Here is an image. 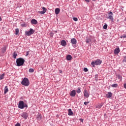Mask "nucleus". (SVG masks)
I'll return each instance as SVG.
<instances>
[{
	"mask_svg": "<svg viewBox=\"0 0 126 126\" xmlns=\"http://www.w3.org/2000/svg\"><path fill=\"white\" fill-rule=\"evenodd\" d=\"M16 63L17 64V66H21L24 64V63H25V60L22 58H20L17 59Z\"/></svg>",
	"mask_w": 126,
	"mask_h": 126,
	"instance_id": "f257e3e1",
	"label": "nucleus"
},
{
	"mask_svg": "<svg viewBox=\"0 0 126 126\" xmlns=\"http://www.w3.org/2000/svg\"><path fill=\"white\" fill-rule=\"evenodd\" d=\"M18 107L19 109H24V108H28V106L26 103H24V101L21 100L19 101Z\"/></svg>",
	"mask_w": 126,
	"mask_h": 126,
	"instance_id": "f03ea898",
	"label": "nucleus"
},
{
	"mask_svg": "<svg viewBox=\"0 0 126 126\" xmlns=\"http://www.w3.org/2000/svg\"><path fill=\"white\" fill-rule=\"evenodd\" d=\"M21 84L24 86H29L30 82L27 78H24L21 82Z\"/></svg>",
	"mask_w": 126,
	"mask_h": 126,
	"instance_id": "7ed1b4c3",
	"label": "nucleus"
},
{
	"mask_svg": "<svg viewBox=\"0 0 126 126\" xmlns=\"http://www.w3.org/2000/svg\"><path fill=\"white\" fill-rule=\"evenodd\" d=\"M101 63L102 61L100 60L99 59H97L94 62H92L91 64L94 67H95V65H100V64H101Z\"/></svg>",
	"mask_w": 126,
	"mask_h": 126,
	"instance_id": "20e7f679",
	"label": "nucleus"
},
{
	"mask_svg": "<svg viewBox=\"0 0 126 126\" xmlns=\"http://www.w3.org/2000/svg\"><path fill=\"white\" fill-rule=\"evenodd\" d=\"M34 32L35 31L34 30H33L32 29H30L29 31H26L25 32V35L26 36H30L31 35H32V34H34Z\"/></svg>",
	"mask_w": 126,
	"mask_h": 126,
	"instance_id": "39448f33",
	"label": "nucleus"
},
{
	"mask_svg": "<svg viewBox=\"0 0 126 126\" xmlns=\"http://www.w3.org/2000/svg\"><path fill=\"white\" fill-rule=\"evenodd\" d=\"M92 39V38L91 37V36L87 37L86 39V43H87V44H89V45H91L92 43V41L91 40Z\"/></svg>",
	"mask_w": 126,
	"mask_h": 126,
	"instance_id": "423d86ee",
	"label": "nucleus"
},
{
	"mask_svg": "<svg viewBox=\"0 0 126 126\" xmlns=\"http://www.w3.org/2000/svg\"><path fill=\"white\" fill-rule=\"evenodd\" d=\"M113 12L110 11L109 13H108V19H110L111 21H113L114 20V17H113Z\"/></svg>",
	"mask_w": 126,
	"mask_h": 126,
	"instance_id": "0eeeda50",
	"label": "nucleus"
},
{
	"mask_svg": "<svg viewBox=\"0 0 126 126\" xmlns=\"http://www.w3.org/2000/svg\"><path fill=\"white\" fill-rule=\"evenodd\" d=\"M21 117L22 118H23L24 120H27V118H28V113L26 112H23L21 115Z\"/></svg>",
	"mask_w": 126,
	"mask_h": 126,
	"instance_id": "6e6552de",
	"label": "nucleus"
},
{
	"mask_svg": "<svg viewBox=\"0 0 126 126\" xmlns=\"http://www.w3.org/2000/svg\"><path fill=\"white\" fill-rule=\"evenodd\" d=\"M43 11H39L38 12V13H40V14H45L47 12V8L45 7H42Z\"/></svg>",
	"mask_w": 126,
	"mask_h": 126,
	"instance_id": "1a4fd4ad",
	"label": "nucleus"
},
{
	"mask_svg": "<svg viewBox=\"0 0 126 126\" xmlns=\"http://www.w3.org/2000/svg\"><path fill=\"white\" fill-rule=\"evenodd\" d=\"M71 43L73 46L74 45H76V43H77V40H76V39H75V38H73L71 39Z\"/></svg>",
	"mask_w": 126,
	"mask_h": 126,
	"instance_id": "9d476101",
	"label": "nucleus"
},
{
	"mask_svg": "<svg viewBox=\"0 0 126 126\" xmlns=\"http://www.w3.org/2000/svg\"><path fill=\"white\" fill-rule=\"evenodd\" d=\"M75 95H76V91L75 90H74L71 91L70 93V96H71V97H75Z\"/></svg>",
	"mask_w": 126,
	"mask_h": 126,
	"instance_id": "9b49d317",
	"label": "nucleus"
},
{
	"mask_svg": "<svg viewBox=\"0 0 126 126\" xmlns=\"http://www.w3.org/2000/svg\"><path fill=\"white\" fill-rule=\"evenodd\" d=\"M84 93V97H86V98H88V97H89V94L88 93V91H87V90H85Z\"/></svg>",
	"mask_w": 126,
	"mask_h": 126,
	"instance_id": "f8f14e48",
	"label": "nucleus"
},
{
	"mask_svg": "<svg viewBox=\"0 0 126 126\" xmlns=\"http://www.w3.org/2000/svg\"><path fill=\"white\" fill-rule=\"evenodd\" d=\"M114 53L115 55H118V54L120 53V48L117 47L115 48Z\"/></svg>",
	"mask_w": 126,
	"mask_h": 126,
	"instance_id": "ddd939ff",
	"label": "nucleus"
},
{
	"mask_svg": "<svg viewBox=\"0 0 126 126\" xmlns=\"http://www.w3.org/2000/svg\"><path fill=\"white\" fill-rule=\"evenodd\" d=\"M112 95L113 94H112V93L108 92V93L106 94V97H107V98L109 99L110 98H111V97H112Z\"/></svg>",
	"mask_w": 126,
	"mask_h": 126,
	"instance_id": "4468645a",
	"label": "nucleus"
},
{
	"mask_svg": "<svg viewBox=\"0 0 126 126\" xmlns=\"http://www.w3.org/2000/svg\"><path fill=\"white\" fill-rule=\"evenodd\" d=\"M31 23L32 24H34V25H36V24L38 23V22H37V20H36L35 19H32L31 21Z\"/></svg>",
	"mask_w": 126,
	"mask_h": 126,
	"instance_id": "2eb2a0df",
	"label": "nucleus"
},
{
	"mask_svg": "<svg viewBox=\"0 0 126 126\" xmlns=\"http://www.w3.org/2000/svg\"><path fill=\"white\" fill-rule=\"evenodd\" d=\"M61 44L62 46H63V47H64L66 46V41H65V40H62L61 42Z\"/></svg>",
	"mask_w": 126,
	"mask_h": 126,
	"instance_id": "dca6fc26",
	"label": "nucleus"
},
{
	"mask_svg": "<svg viewBox=\"0 0 126 126\" xmlns=\"http://www.w3.org/2000/svg\"><path fill=\"white\" fill-rule=\"evenodd\" d=\"M1 52L2 54H4L5 52H6V46H4L3 48L1 49Z\"/></svg>",
	"mask_w": 126,
	"mask_h": 126,
	"instance_id": "f3484780",
	"label": "nucleus"
},
{
	"mask_svg": "<svg viewBox=\"0 0 126 126\" xmlns=\"http://www.w3.org/2000/svg\"><path fill=\"white\" fill-rule=\"evenodd\" d=\"M68 116H72V115H73V112H72V110H71V109H68Z\"/></svg>",
	"mask_w": 126,
	"mask_h": 126,
	"instance_id": "a211bd4d",
	"label": "nucleus"
},
{
	"mask_svg": "<svg viewBox=\"0 0 126 126\" xmlns=\"http://www.w3.org/2000/svg\"><path fill=\"white\" fill-rule=\"evenodd\" d=\"M60 11H61V10L59 8H57L55 10V12L56 14H59V13H60Z\"/></svg>",
	"mask_w": 126,
	"mask_h": 126,
	"instance_id": "6ab92c4d",
	"label": "nucleus"
},
{
	"mask_svg": "<svg viewBox=\"0 0 126 126\" xmlns=\"http://www.w3.org/2000/svg\"><path fill=\"white\" fill-rule=\"evenodd\" d=\"M71 59H72V57H71V55H68L66 56L67 61H71Z\"/></svg>",
	"mask_w": 126,
	"mask_h": 126,
	"instance_id": "aec40b11",
	"label": "nucleus"
},
{
	"mask_svg": "<svg viewBox=\"0 0 126 126\" xmlns=\"http://www.w3.org/2000/svg\"><path fill=\"white\" fill-rule=\"evenodd\" d=\"M8 91V88H7V86H5L4 89V94H6Z\"/></svg>",
	"mask_w": 126,
	"mask_h": 126,
	"instance_id": "412c9836",
	"label": "nucleus"
},
{
	"mask_svg": "<svg viewBox=\"0 0 126 126\" xmlns=\"http://www.w3.org/2000/svg\"><path fill=\"white\" fill-rule=\"evenodd\" d=\"M4 73H3L0 75V80H2V79H3V78H4Z\"/></svg>",
	"mask_w": 126,
	"mask_h": 126,
	"instance_id": "4be33fe9",
	"label": "nucleus"
},
{
	"mask_svg": "<svg viewBox=\"0 0 126 126\" xmlns=\"http://www.w3.org/2000/svg\"><path fill=\"white\" fill-rule=\"evenodd\" d=\"M16 57H17V54L16 52H14L13 54V58H14V59H16Z\"/></svg>",
	"mask_w": 126,
	"mask_h": 126,
	"instance_id": "5701e85b",
	"label": "nucleus"
},
{
	"mask_svg": "<svg viewBox=\"0 0 126 126\" xmlns=\"http://www.w3.org/2000/svg\"><path fill=\"white\" fill-rule=\"evenodd\" d=\"M19 33V29H15V35H18Z\"/></svg>",
	"mask_w": 126,
	"mask_h": 126,
	"instance_id": "b1692460",
	"label": "nucleus"
},
{
	"mask_svg": "<svg viewBox=\"0 0 126 126\" xmlns=\"http://www.w3.org/2000/svg\"><path fill=\"white\" fill-rule=\"evenodd\" d=\"M81 88H78V89H77L76 90V92L77 93H78V94H79V93H81Z\"/></svg>",
	"mask_w": 126,
	"mask_h": 126,
	"instance_id": "393cba45",
	"label": "nucleus"
},
{
	"mask_svg": "<svg viewBox=\"0 0 126 126\" xmlns=\"http://www.w3.org/2000/svg\"><path fill=\"white\" fill-rule=\"evenodd\" d=\"M111 87L117 88V87H118V84H114L112 85Z\"/></svg>",
	"mask_w": 126,
	"mask_h": 126,
	"instance_id": "a878e982",
	"label": "nucleus"
},
{
	"mask_svg": "<svg viewBox=\"0 0 126 126\" xmlns=\"http://www.w3.org/2000/svg\"><path fill=\"white\" fill-rule=\"evenodd\" d=\"M41 119H42V116L41 115H39L37 116V120L38 121H40Z\"/></svg>",
	"mask_w": 126,
	"mask_h": 126,
	"instance_id": "bb28decb",
	"label": "nucleus"
},
{
	"mask_svg": "<svg viewBox=\"0 0 126 126\" xmlns=\"http://www.w3.org/2000/svg\"><path fill=\"white\" fill-rule=\"evenodd\" d=\"M103 29H107L108 28V25L105 24L103 27Z\"/></svg>",
	"mask_w": 126,
	"mask_h": 126,
	"instance_id": "cd10ccee",
	"label": "nucleus"
},
{
	"mask_svg": "<svg viewBox=\"0 0 126 126\" xmlns=\"http://www.w3.org/2000/svg\"><path fill=\"white\" fill-rule=\"evenodd\" d=\"M117 77L118 79H120V80H122V76H121L120 75H118Z\"/></svg>",
	"mask_w": 126,
	"mask_h": 126,
	"instance_id": "c85d7f7f",
	"label": "nucleus"
},
{
	"mask_svg": "<svg viewBox=\"0 0 126 126\" xmlns=\"http://www.w3.org/2000/svg\"><path fill=\"white\" fill-rule=\"evenodd\" d=\"M102 107V105L100 104L96 106V108L97 109H100Z\"/></svg>",
	"mask_w": 126,
	"mask_h": 126,
	"instance_id": "c756f323",
	"label": "nucleus"
},
{
	"mask_svg": "<svg viewBox=\"0 0 126 126\" xmlns=\"http://www.w3.org/2000/svg\"><path fill=\"white\" fill-rule=\"evenodd\" d=\"M29 72H34V69L33 68H30L29 69Z\"/></svg>",
	"mask_w": 126,
	"mask_h": 126,
	"instance_id": "7c9ffc66",
	"label": "nucleus"
},
{
	"mask_svg": "<svg viewBox=\"0 0 126 126\" xmlns=\"http://www.w3.org/2000/svg\"><path fill=\"white\" fill-rule=\"evenodd\" d=\"M84 71H85V72H87V71H88V69L86 67L84 68Z\"/></svg>",
	"mask_w": 126,
	"mask_h": 126,
	"instance_id": "2f4dec72",
	"label": "nucleus"
},
{
	"mask_svg": "<svg viewBox=\"0 0 126 126\" xmlns=\"http://www.w3.org/2000/svg\"><path fill=\"white\" fill-rule=\"evenodd\" d=\"M73 20H74V21H77L78 20V19H77V18L76 17H73Z\"/></svg>",
	"mask_w": 126,
	"mask_h": 126,
	"instance_id": "473e14b6",
	"label": "nucleus"
},
{
	"mask_svg": "<svg viewBox=\"0 0 126 126\" xmlns=\"http://www.w3.org/2000/svg\"><path fill=\"white\" fill-rule=\"evenodd\" d=\"M89 103H90L89 101L84 102V105H85L86 106V105H88V104H89Z\"/></svg>",
	"mask_w": 126,
	"mask_h": 126,
	"instance_id": "72a5a7b5",
	"label": "nucleus"
},
{
	"mask_svg": "<svg viewBox=\"0 0 126 126\" xmlns=\"http://www.w3.org/2000/svg\"><path fill=\"white\" fill-rule=\"evenodd\" d=\"M50 35L51 37H53V36H54V33L50 32Z\"/></svg>",
	"mask_w": 126,
	"mask_h": 126,
	"instance_id": "f704fd0d",
	"label": "nucleus"
},
{
	"mask_svg": "<svg viewBox=\"0 0 126 126\" xmlns=\"http://www.w3.org/2000/svg\"><path fill=\"white\" fill-rule=\"evenodd\" d=\"M29 55V51H28L26 52V56L27 57V56H28Z\"/></svg>",
	"mask_w": 126,
	"mask_h": 126,
	"instance_id": "c9c22d12",
	"label": "nucleus"
},
{
	"mask_svg": "<svg viewBox=\"0 0 126 126\" xmlns=\"http://www.w3.org/2000/svg\"><path fill=\"white\" fill-rule=\"evenodd\" d=\"M15 126H20V124L17 123V124H16L15 125Z\"/></svg>",
	"mask_w": 126,
	"mask_h": 126,
	"instance_id": "e433bc0d",
	"label": "nucleus"
},
{
	"mask_svg": "<svg viewBox=\"0 0 126 126\" xmlns=\"http://www.w3.org/2000/svg\"><path fill=\"white\" fill-rule=\"evenodd\" d=\"M87 2H90V0H85Z\"/></svg>",
	"mask_w": 126,
	"mask_h": 126,
	"instance_id": "4c0bfd02",
	"label": "nucleus"
},
{
	"mask_svg": "<svg viewBox=\"0 0 126 126\" xmlns=\"http://www.w3.org/2000/svg\"><path fill=\"white\" fill-rule=\"evenodd\" d=\"M123 62H126V59H124L123 60Z\"/></svg>",
	"mask_w": 126,
	"mask_h": 126,
	"instance_id": "58836bf2",
	"label": "nucleus"
},
{
	"mask_svg": "<svg viewBox=\"0 0 126 126\" xmlns=\"http://www.w3.org/2000/svg\"><path fill=\"white\" fill-rule=\"evenodd\" d=\"M1 20H2V19H1V17H0V21H1Z\"/></svg>",
	"mask_w": 126,
	"mask_h": 126,
	"instance_id": "ea45409f",
	"label": "nucleus"
},
{
	"mask_svg": "<svg viewBox=\"0 0 126 126\" xmlns=\"http://www.w3.org/2000/svg\"><path fill=\"white\" fill-rule=\"evenodd\" d=\"M124 59L126 60V56L124 57Z\"/></svg>",
	"mask_w": 126,
	"mask_h": 126,
	"instance_id": "a19ab883",
	"label": "nucleus"
},
{
	"mask_svg": "<svg viewBox=\"0 0 126 126\" xmlns=\"http://www.w3.org/2000/svg\"><path fill=\"white\" fill-rule=\"evenodd\" d=\"M60 73H63V71H61Z\"/></svg>",
	"mask_w": 126,
	"mask_h": 126,
	"instance_id": "79ce46f5",
	"label": "nucleus"
},
{
	"mask_svg": "<svg viewBox=\"0 0 126 126\" xmlns=\"http://www.w3.org/2000/svg\"><path fill=\"white\" fill-rule=\"evenodd\" d=\"M94 0V1H95V0Z\"/></svg>",
	"mask_w": 126,
	"mask_h": 126,
	"instance_id": "37998d69",
	"label": "nucleus"
}]
</instances>
